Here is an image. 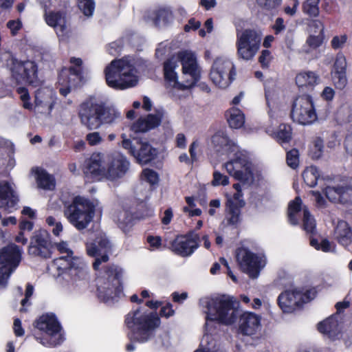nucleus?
<instances>
[{
    "label": "nucleus",
    "mask_w": 352,
    "mask_h": 352,
    "mask_svg": "<svg viewBox=\"0 0 352 352\" xmlns=\"http://www.w3.org/2000/svg\"><path fill=\"white\" fill-rule=\"evenodd\" d=\"M349 186L342 185L336 186H327L324 190L327 198L331 202L346 204L349 200Z\"/></svg>",
    "instance_id": "28"
},
{
    "label": "nucleus",
    "mask_w": 352,
    "mask_h": 352,
    "mask_svg": "<svg viewBox=\"0 0 352 352\" xmlns=\"http://www.w3.org/2000/svg\"><path fill=\"white\" fill-rule=\"evenodd\" d=\"M52 267L56 274L58 282L68 293L78 291L77 279H84L87 276L85 263L80 258L69 256H60L54 260Z\"/></svg>",
    "instance_id": "4"
},
{
    "label": "nucleus",
    "mask_w": 352,
    "mask_h": 352,
    "mask_svg": "<svg viewBox=\"0 0 352 352\" xmlns=\"http://www.w3.org/2000/svg\"><path fill=\"white\" fill-rule=\"evenodd\" d=\"M34 287L31 284H28L25 289V298L21 300L22 306H25L28 299L32 296Z\"/></svg>",
    "instance_id": "63"
},
{
    "label": "nucleus",
    "mask_w": 352,
    "mask_h": 352,
    "mask_svg": "<svg viewBox=\"0 0 352 352\" xmlns=\"http://www.w3.org/2000/svg\"><path fill=\"white\" fill-rule=\"evenodd\" d=\"M273 30L276 34H278L283 31H284L286 28L285 25V22L283 18L278 17L272 26Z\"/></svg>",
    "instance_id": "55"
},
{
    "label": "nucleus",
    "mask_w": 352,
    "mask_h": 352,
    "mask_svg": "<svg viewBox=\"0 0 352 352\" xmlns=\"http://www.w3.org/2000/svg\"><path fill=\"white\" fill-rule=\"evenodd\" d=\"M334 238L343 246H347L352 243V230L347 222H338L334 230Z\"/></svg>",
    "instance_id": "31"
},
{
    "label": "nucleus",
    "mask_w": 352,
    "mask_h": 352,
    "mask_svg": "<svg viewBox=\"0 0 352 352\" xmlns=\"http://www.w3.org/2000/svg\"><path fill=\"white\" fill-rule=\"evenodd\" d=\"M53 244L48 232L43 229L36 230L30 238L28 254L33 256L42 258H50L52 253Z\"/></svg>",
    "instance_id": "18"
},
{
    "label": "nucleus",
    "mask_w": 352,
    "mask_h": 352,
    "mask_svg": "<svg viewBox=\"0 0 352 352\" xmlns=\"http://www.w3.org/2000/svg\"><path fill=\"white\" fill-rule=\"evenodd\" d=\"M177 146L181 148H184L186 145V139L183 133H178L176 136Z\"/></svg>",
    "instance_id": "64"
},
{
    "label": "nucleus",
    "mask_w": 352,
    "mask_h": 352,
    "mask_svg": "<svg viewBox=\"0 0 352 352\" xmlns=\"http://www.w3.org/2000/svg\"><path fill=\"white\" fill-rule=\"evenodd\" d=\"M18 201V195L10 184L7 182H0V208L11 212L16 208Z\"/></svg>",
    "instance_id": "26"
},
{
    "label": "nucleus",
    "mask_w": 352,
    "mask_h": 352,
    "mask_svg": "<svg viewBox=\"0 0 352 352\" xmlns=\"http://www.w3.org/2000/svg\"><path fill=\"white\" fill-rule=\"evenodd\" d=\"M319 176L318 168L314 166L307 167L302 173L304 181L309 187H314L317 184Z\"/></svg>",
    "instance_id": "37"
},
{
    "label": "nucleus",
    "mask_w": 352,
    "mask_h": 352,
    "mask_svg": "<svg viewBox=\"0 0 352 352\" xmlns=\"http://www.w3.org/2000/svg\"><path fill=\"white\" fill-rule=\"evenodd\" d=\"M318 331L332 340L338 338L340 329L338 321L334 316L329 317L318 324Z\"/></svg>",
    "instance_id": "30"
},
{
    "label": "nucleus",
    "mask_w": 352,
    "mask_h": 352,
    "mask_svg": "<svg viewBox=\"0 0 352 352\" xmlns=\"http://www.w3.org/2000/svg\"><path fill=\"white\" fill-rule=\"evenodd\" d=\"M310 30L318 35H322L324 32V25L320 20H311L309 24Z\"/></svg>",
    "instance_id": "49"
},
{
    "label": "nucleus",
    "mask_w": 352,
    "mask_h": 352,
    "mask_svg": "<svg viewBox=\"0 0 352 352\" xmlns=\"http://www.w3.org/2000/svg\"><path fill=\"white\" fill-rule=\"evenodd\" d=\"M79 9L85 16H91L94 10V0H78Z\"/></svg>",
    "instance_id": "42"
},
{
    "label": "nucleus",
    "mask_w": 352,
    "mask_h": 352,
    "mask_svg": "<svg viewBox=\"0 0 352 352\" xmlns=\"http://www.w3.org/2000/svg\"><path fill=\"white\" fill-rule=\"evenodd\" d=\"M316 295V292L314 289L304 293L296 290H287L279 295L278 303L283 312L291 313L302 304L313 300Z\"/></svg>",
    "instance_id": "16"
},
{
    "label": "nucleus",
    "mask_w": 352,
    "mask_h": 352,
    "mask_svg": "<svg viewBox=\"0 0 352 352\" xmlns=\"http://www.w3.org/2000/svg\"><path fill=\"white\" fill-rule=\"evenodd\" d=\"M131 219V215L127 211H122L118 216V221L121 228H123L124 226L129 224Z\"/></svg>",
    "instance_id": "52"
},
{
    "label": "nucleus",
    "mask_w": 352,
    "mask_h": 352,
    "mask_svg": "<svg viewBox=\"0 0 352 352\" xmlns=\"http://www.w3.org/2000/svg\"><path fill=\"white\" fill-rule=\"evenodd\" d=\"M125 322L131 330L133 338L144 342L153 337L154 331L160 324V319L156 313L137 309L126 315Z\"/></svg>",
    "instance_id": "6"
},
{
    "label": "nucleus",
    "mask_w": 352,
    "mask_h": 352,
    "mask_svg": "<svg viewBox=\"0 0 352 352\" xmlns=\"http://www.w3.org/2000/svg\"><path fill=\"white\" fill-rule=\"evenodd\" d=\"M86 248L88 255L96 258L93 263L94 270H98L102 263L108 261L107 254L111 250V244L105 236H98L93 243H87Z\"/></svg>",
    "instance_id": "21"
},
{
    "label": "nucleus",
    "mask_w": 352,
    "mask_h": 352,
    "mask_svg": "<svg viewBox=\"0 0 352 352\" xmlns=\"http://www.w3.org/2000/svg\"><path fill=\"white\" fill-rule=\"evenodd\" d=\"M321 43V35L310 36L307 40V43L312 48L318 47Z\"/></svg>",
    "instance_id": "57"
},
{
    "label": "nucleus",
    "mask_w": 352,
    "mask_h": 352,
    "mask_svg": "<svg viewBox=\"0 0 352 352\" xmlns=\"http://www.w3.org/2000/svg\"><path fill=\"white\" fill-rule=\"evenodd\" d=\"M163 116L162 111H157L155 113H151L145 117L140 118L131 126V130L135 133H144L158 126Z\"/></svg>",
    "instance_id": "25"
},
{
    "label": "nucleus",
    "mask_w": 352,
    "mask_h": 352,
    "mask_svg": "<svg viewBox=\"0 0 352 352\" xmlns=\"http://www.w3.org/2000/svg\"><path fill=\"white\" fill-rule=\"evenodd\" d=\"M142 179L148 182L151 184H155L158 182L157 173L149 168H146L142 171Z\"/></svg>",
    "instance_id": "46"
},
{
    "label": "nucleus",
    "mask_w": 352,
    "mask_h": 352,
    "mask_svg": "<svg viewBox=\"0 0 352 352\" xmlns=\"http://www.w3.org/2000/svg\"><path fill=\"white\" fill-rule=\"evenodd\" d=\"M86 140L91 146H95L100 144L103 139L99 132L95 131L88 133L86 135Z\"/></svg>",
    "instance_id": "50"
},
{
    "label": "nucleus",
    "mask_w": 352,
    "mask_h": 352,
    "mask_svg": "<svg viewBox=\"0 0 352 352\" xmlns=\"http://www.w3.org/2000/svg\"><path fill=\"white\" fill-rule=\"evenodd\" d=\"M148 19L153 25L157 28H165L170 26L174 21V14L168 8H160L153 10Z\"/></svg>",
    "instance_id": "27"
},
{
    "label": "nucleus",
    "mask_w": 352,
    "mask_h": 352,
    "mask_svg": "<svg viewBox=\"0 0 352 352\" xmlns=\"http://www.w3.org/2000/svg\"><path fill=\"white\" fill-rule=\"evenodd\" d=\"M83 172L87 177H96L105 175V168L102 165V157L100 155H92L85 162Z\"/></svg>",
    "instance_id": "29"
},
{
    "label": "nucleus",
    "mask_w": 352,
    "mask_h": 352,
    "mask_svg": "<svg viewBox=\"0 0 352 352\" xmlns=\"http://www.w3.org/2000/svg\"><path fill=\"white\" fill-rule=\"evenodd\" d=\"M236 257L241 270L252 278L258 277L261 269L265 265V261L262 257L245 248L237 249Z\"/></svg>",
    "instance_id": "17"
},
{
    "label": "nucleus",
    "mask_w": 352,
    "mask_h": 352,
    "mask_svg": "<svg viewBox=\"0 0 352 352\" xmlns=\"http://www.w3.org/2000/svg\"><path fill=\"white\" fill-rule=\"evenodd\" d=\"M286 161L287 165L295 169L299 164V152L297 149L293 148L287 153Z\"/></svg>",
    "instance_id": "41"
},
{
    "label": "nucleus",
    "mask_w": 352,
    "mask_h": 352,
    "mask_svg": "<svg viewBox=\"0 0 352 352\" xmlns=\"http://www.w3.org/2000/svg\"><path fill=\"white\" fill-rule=\"evenodd\" d=\"M292 118L294 122L302 125L311 124L317 120L314 102L310 96H298L294 101Z\"/></svg>",
    "instance_id": "15"
},
{
    "label": "nucleus",
    "mask_w": 352,
    "mask_h": 352,
    "mask_svg": "<svg viewBox=\"0 0 352 352\" xmlns=\"http://www.w3.org/2000/svg\"><path fill=\"white\" fill-rule=\"evenodd\" d=\"M212 142L217 150L222 149L226 152H233L235 151L234 143L229 139L228 135L223 131H218L212 138Z\"/></svg>",
    "instance_id": "34"
},
{
    "label": "nucleus",
    "mask_w": 352,
    "mask_h": 352,
    "mask_svg": "<svg viewBox=\"0 0 352 352\" xmlns=\"http://www.w3.org/2000/svg\"><path fill=\"white\" fill-rule=\"evenodd\" d=\"M346 40L347 36L345 34L341 36H336L332 38L331 41V47L334 50L342 48L344 43L346 42Z\"/></svg>",
    "instance_id": "51"
},
{
    "label": "nucleus",
    "mask_w": 352,
    "mask_h": 352,
    "mask_svg": "<svg viewBox=\"0 0 352 352\" xmlns=\"http://www.w3.org/2000/svg\"><path fill=\"white\" fill-rule=\"evenodd\" d=\"M129 168V162L126 157L118 153L112 157L110 165L106 173L107 177L114 180L123 177Z\"/></svg>",
    "instance_id": "24"
},
{
    "label": "nucleus",
    "mask_w": 352,
    "mask_h": 352,
    "mask_svg": "<svg viewBox=\"0 0 352 352\" xmlns=\"http://www.w3.org/2000/svg\"><path fill=\"white\" fill-rule=\"evenodd\" d=\"M242 197L243 194L241 190H238V192H236L232 198L228 199L226 204L231 205L232 204L233 205H235V206L243 208L245 206V202L242 199Z\"/></svg>",
    "instance_id": "47"
},
{
    "label": "nucleus",
    "mask_w": 352,
    "mask_h": 352,
    "mask_svg": "<svg viewBox=\"0 0 352 352\" xmlns=\"http://www.w3.org/2000/svg\"><path fill=\"white\" fill-rule=\"evenodd\" d=\"M57 250L61 253H67V256L71 255L72 256L73 252L68 248L66 242H61L56 244Z\"/></svg>",
    "instance_id": "61"
},
{
    "label": "nucleus",
    "mask_w": 352,
    "mask_h": 352,
    "mask_svg": "<svg viewBox=\"0 0 352 352\" xmlns=\"http://www.w3.org/2000/svg\"><path fill=\"white\" fill-rule=\"evenodd\" d=\"M346 60L345 56L342 53H338L333 65V69L331 72H346Z\"/></svg>",
    "instance_id": "44"
},
{
    "label": "nucleus",
    "mask_w": 352,
    "mask_h": 352,
    "mask_svg": "<svg viewBox=\"0 0 352 352\" xmlns=\"http://www.w3.org/2000/svg\"><path fill=\"white\" fill-rule=\"evenodd\" d=\"M320 0H306L302 3V9L305 14L309 16L316 17L318 16Z\"/></svg>",
    "instance_id": "39"
},
{
    "label": "nucleus",
    "mask_w": 352,
    "mask_h": 352,
    "mask_svg": "<svg viewBox=\"0 0 352 352\" xmlns=\"http://www.w3.org/2000/svg\"><path fill=\"white\" fill-rule=\"evenodd\" d=\"M45 19L47 24L53 27L58 34H63L66 30L65 15L60 12H45Z\"/></svg>",
    "instance_id": "32"
},
{
    "label": "nucleus",
    "mask_w": 352,
    "mask_h": 352,
    "mask_svg": "<svg viewBox=\"0 0 352 352\" xmlns=\"http://www.w3.org/2000/svg\"><path fill=\"white\" fill-rule=\"evenodd\" d=\"M201 25V23L199 21H196L194 19H190L188 21V23L185 25L184 30L185 32H190L191 30H197Z\"/></svg>",
    "instance_id": "60"
},
{
    "label": "nucleus",
    "mask_w": 352,
    "mask_h": 352,
    "mask_svg": "<svg viewBox=\"0 0 352 352\" xmlns=\"http://www.w3.org/2000/svg\"><path fill=\"white\" fill-rule=\"evenodd\" d=\"M261 40V33L255 30L237 31L236 48L238 58L245 61L253 60L260 49Z\"/></svg>",
    "instance_id": "9"
},
{
    "label": "nucleus",
    "mask_w": 352,
    "mask_h": 352,
    "mask_svg": "<svg viewBox=\"0 0 352 352\" xmlns=\"http://www.w3.org/2000/svg\"><path fill=\"white\" fill-rule=\"evenodd\" d=\"M302 213V221L304 229L307 232L312 233L316 228V223L314 217L311 215L306 206L302 207V200L300 197H296L290 202L288 206V218L292 225L298 223L300 214Z\"/></svg>",
    "instance_id": "20"
},
{
    "label": "nucleus",
    "mask_w": 352,
    "mask_h": 352,
    "mask_svg": "<svg viewBox=\"0 0 352 352\" xmlns=\"http://www.w3.org/2000/svg\"><path fill=\"white\" fill-rule=\"evenodd\" d=\"M80 123L89 130H95L104 124H111L120 117V113L105 104L94 96H90L79 106Z\"/></svg>",
    "instance_id": "3"
},
{
    "label": "nucleus",
    "mask_w": 352,
    "mask_h": 352,
    "mask_svg": "<svg viewBox=\"0 0 352 352\" xmlns=\"http://www.w3.org/2000/svg\"><path fill=\"white\" fill-rule=\"evenodd\" d=\"M199 235L190 232L185 236H177L171 243V250L182 256H188L199 247Z\"/></svg>",
    "instance_id": "22"
},
{
    "label": "nucleus",
    "mask_w": 352,
    "mask_h": 352,
    "mask_svg": "<svg viewBox=\"0 0 352 352\" xmlns=\"http://www.w3.org/2000/svg\"><path fill=\"white\" fill-rule=\"evenodd\" d=\"M3 56L7 60L6 65L10 68L12 76L16 80L25 81L31 85H36L38 82V68L34 62L20 61L10 53H5Z\"/></svg>",
    "instance_id": "11"
},
{
    "label": "nucleus",
    "mask_w": 352,
    "mask_h": 352,
    "mask_svg": "<svg viewBox=\"0 0 352 352\" xmlns=\"http://www.w3.org/2000/svg\"><path fill=\"white\" fill-rule=\"evenodd\" d=\"M236 75L233 62L226 56L215 58L211 67L210 78L218 87H228L234 79Z\"/></svg>",
    "instance_id": "13"
},
{
    "label": "nucleus",
    "mask_w": 352,
    "mask_h": 352,
    "mask_svg": "<svg viewBox=\"0 0 352 352\" xmlns=\"http://www.w3.org/2000/svg\"><path fill=\"white\" fill-rule=\"evenodd\" d=\"M56 95L49 88L38 89L35 93L34 111L41 113H50L55 103Z\"/></svg>",
    "instance_id": "23"
},
{
    "label": "nucleus",
    "mask_w": 352,
    "mask_h": 352,
    "mask_svg": "<svg viewBox=\"0 0 352 352\" xmlns=\"http://www.w3.org/2000/svg\"><path fill=\"white\" fill-rule=\"evenodd\" d=\"M229 179L227 176L221 174L219 171H214L213 173V180L212 184L213 186L223 185L226 186L228 184Z\"/></svg>",
    "instance_id": "48"
},
{
    "label": "nucleus",
    "mask_w": 352,
    "mask_h": 352,
    "mask_svg": "<svg viewBox=\"0 0 352 352\" xmlns=\"http://www.w3.org/2000/svg\"><path fill=\"white\" fill-rule=\"evenodd\" d=\"M241 208L232 204L231 205L226 204L227 214L226 219L228 225L234 226L240 221Z\"/></svg>",
    "instance_id": "38"
},
{
    "label": "nucleus",
    "mask_w": 352,
    "mask_h": 352,
    "mask_svg": "<svg viewBox=\"0 0 352 352\" xmlns=\"http://www.w3.org/2000/svg\"><path fill=\"white\" fill-rule=\"evenodd\" d=\"M137 71L132 59L114 60L104 69L107 84L116 89H125L137 85Z\"/></svg>",
    "instance_id": "5"
},
{
    "label": "nucleus",
    "mask_w": 352,
    "mask_h": 352,
    "mask_svg": "<svg viewBox=\"0 0 352 352\" xmlns=\"http://www.w3.org/2000/svg\"><path fill=\"white\" fill-rule=\"evenodd\" d=\"M122 270L117 266L107 268L98 280V296L101 300L108 302L122 295Z\"/></svg>",
    "instance_id": "7"
},
{
    "label": "nucleus",
    "mask_w": 352,
    "mask_h": 352,
    "mask_svg": "<svg viewBox=\"0 0 352 352\" xmlns=\"http://www.w3.org/2000/svg\"><path fill=\"white\" fill-rule=\"evenodd\" d=\"M256 2L261 9L269 11L278 7L282 0H256Z\"/></svg>",
    "instance_id": "45"
},
{
    "label": "nucleus",
    "mask_w": 352,
    "mask_h": 352,
    "mask_svg": "<svg viewBox=\"0 0 352 352\" xmlns=\"http://www.w3.org/2000/svg\"><path fill=\"white\" fill-rule=\"evenodd\" d=\"M333 80L338 89H344L347 84L346 72H331Z\"/></svg>",
    "instance_id": "43"
},
{
    "label": "nucleus",
    "mask_w": 352,
    "mask_h": 352,
    "mask_svg": "<svg viewBox=\"0 0 352 352\" xmlns=\"http://www.w3.org/2000/svg\"><path fill=\"white\" fill-rule=\"evenodd\" d=\"M38 186L43 189L52 190L55 186L54 177L45 170L36 168L35 170Z\"/></svg>",
    "instance_id": "35"
},
{
    "label": "nucleus",
    "mask_w": 352,
    "mask_h": 352,
    "mask_svg": "<svg viewBox=\"0 0 352 352\" xmlns=\"http://www.w3.org/2000/svg\"><path fill=\"white\" fill-rule=\"evenodd\" d=\"M122 146L133 155L137 161L142 164H146L157 156V151L148 142L140 139L133 140L126 138V135H122Z\"/></svg>",
    "instance_id": "14"
},
{
    "label": "nucleus",
    "mask_w": 352,
    "mask_h": 352,
    "mask_svg": "<svg viewBox=\"0 0 352 352\" xmlns=\"http://www.w3.org/2000/svg\"><path fill=\"white\" fill-rule=\"evenodd\" d=\"M70 62L74 64L78 67L77 68L70 67L69 73L71 75H74V76L78 77L80 74V68L79 67L81 65L82 61L80 58H72L70 60Z\"/></svg>",
    "instance_id": "54"
},
{
    "label": "nucleus",
    "mask_w": 352,
    "mask_h": 352,
    "mask_svg": "<svg viewBox=\"0 0 352 352\" xmlns=\"http://www.w3.org/2000/svg\"><path fill=\"white\" fill-rule=\"evenodd\" d=\"M320 82V78L319 75L314 72H302L296 76V83L298 87H313Z\"/></svg>",
    "instance_id": "33"
},
{
    "label": "nucleus",
    "mask_w": 352,
    "mask_h": 352,
    "mask_svg": "<svg viewBox=\"0 0 352 352\" xmlns=\"http://www.w3.org/2000/svg\"><path fill=\"white\" fill-rule=\"evenodd\" d=\"M199 307L205 314L206 333L201 341L200 349L195 352H223L217 346L212 336L220 324L230 325L239 318V333L248 336L255 335L261 329V317L252 312L241 314L230 296H204L199 300Z\"/></svg>",
    "instance_id": "1"
},
{
    "label": "nucleus",
    "mask_w": 352,
    "mask_h": 352,
    "mask_svg": "<svg viewBox=\"0 0 352 352\" xmlns=\"http://www.w3.org/2000/svg\"><path fill=\"white\" fill-rule=\"evenodd\" d=\"M228 122L231 128L239 129L245 122V116L243 112L238 108H232L229 111Z\"/></svg>",
    "instance_id": "36"
},
{
    "label": "nucleus",
    "mask_w": 352,
    "mask_h": 352,
    "mask_svg": "<svg viewBox=\"0 0 352 352\" xmlns=\"http://www.w3.org/2000/svg\"><path fill=\"white\" fill-rule=\"evenodd\" d=\"M270 60V52L267 50H263L258 58V61L261 64L262 67H268Z\"/></svg>",
    "instance_id": "53"
},
{
    "label": "nucleus",
    "mask_w": 352,
    "mask_h": 352,
    "mask_svg": "<svg viewBox=\"0 0 352 352\" xmlns=\"http://www.w3.org/2000/svg\"><path fill=\"white\" fill-rule=\"evenodd\" d=\"M21 22L20 20L9 21L7 23V27L10 30L12 34L15 35L17 32L21 28Z\"/></svg>",
    "instance_id": "56"
},
{
    "label": "nucleus",
    "mask_w": 352,
    "mask_h": 352,
    "mask_svg": "<svg viewBox=\"0 0 352 352\" xmlns=\"http://www.w3.org/2000/svg\"><path fill=\"white\" fill-rule=\"evenodd\" d=\"M95 206L91 201L78 196L65 209V214L76 229L81 230L92 221Z\"/></svg>",
    "instance_id": "8"
},
{
    "label": "nucleus",
    "mask_w": 352,
    "mask_h": 352,
    "mask_svg": "<svg viewBox=\"0 0 352 352\" xmlns=\"http://www.w3.org/2000/svg\"><path fill=\"white\" fill-rule=\"evenodd\" d=\"M22 248L10 243L0 250V287H5L22 258Z\"/></svg>",
    "instance_id": "10"
},
{
    "label": "nucleus",
    "mask_w": 352,
    "mask_h": 352,
    "mask_svg": "<svg viewBox=\"0 0 352 352\" xmlns=\"http://www.w3.org/2000/svg\"><path fill=\"white\" fill-rule=\"evenodd\" d=\"M314 148L316 149L315 152L314 157L318 158L322 152L323 148V141L320 138H317L314 140Z\"/></svg>",
    "instance_id": "59"
},
{
    "label": "nucleus",
    "mask_w": 352,
    "mask_h": 352,
    "mask_svg": "<svg viewBox=\"0 0 352 352\" xmlns=\"http://www.w3.org/2000/svg\"><path fill=\"white\" fill-rule=\"evenodd\" d=\"M228 173L243 185H250L253 182L251 164L245 156L240 155L225 164Z\"/></svg>",
    "instance_id": "19"
},
{
    "label": "nucleus",
    "mask_w": 352,
    "mask_h": 352,
    "mask_svg": "<svg viewBox=\"0 0 352 352\" xmlns=\"http://www.w3.org/2000/svg\"><path fill=\"white\" fill-rule=\"evenodd\" d=\"M14 331L16 336H22L24 334V330L21 327V320L18 318L14 321Z\"/></svg>",
    "instance_id": "62"
},
{
    "label": "nucleus",
    "mask_w": 352,
    "mask_h": 352,
    "mask_svg": "<svg viewBox=\"0 0 352 352\" xmlns=\"http://www.w3.org/2000/svg\"><path fill=\"white\" fill-rule=\"evenodd\" d=\"M175 311L172 308V305L168 303L166 306L163 307L160 310V316L166 318H169L173 316Z\"/></svg>",
    "instance_id": "58"
},
{
    "label": "nucleus",
    "mask_w": 352,
    "mask_h": 352,
    "mask_svg": "<svg viewBox=\"0 0 352 352\" xmlns=\"http://www.w3.org/2000/svg\"><path fill=\"white\" fill-rule=\"evenodd\" d=\"M275 138L280 143L288 142L292 138V129L290 126L283 124L278 127Z\"/></svg>",
    "instance_id": "40"
},
{
    "label": "nucleus",
    "mask_w": 352,
    "mask_h": 352,
    "mask_svg": "<svg viewBox=\"0 0 352 352\" xmlns=\"http://www.w3.org/2000/svg\"><path fill=\"white\" fill-rule=\"evenodd\" d=\"M36 327L45 333V337L41 338L40 341L43 345L54 347L63 342L62 328L55 315L41 316L36 321Z\"/></svg>",
    "instance_id": "12"
},
{
    "label": "nucleus",
    "mask_w": 352,
    "mask_h": 352,
    "mask_svg": "<svg viewBox=\"0 0 352 352\" xmlns=\"http://www.w3.org/2000/svg\"><path fill=\"white\" fill-rule=\"evenodd\" d=\"M165 79L170 85L179 89L193 87L200 78V68L195 54L182 51L177 58L172 57L164 64Z\"/></svg>",
    "instance_id": "2"
}]
</instances>
